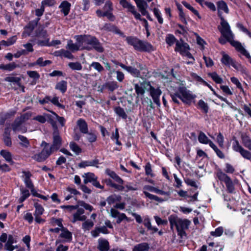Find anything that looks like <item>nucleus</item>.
<instances>
[{
  "label": "nucleus",
  "mask_w": 251,
  "mask_h": 251,
  "mask_svg": "<svg viewBox=\"0 0 251 251\" xmlns=\"http://www.w3.org/2000/svg\"><path fill=\"white\" fill-rule=\"evenodd\" d=\"M76 41L80 42L82 50H91L95 49L99 52H102L103 48L97 39L89 35L75 36Z\"/></svg>",
  "instance_id": "obj_1"
},
{
  "label": "nucleus",
  "mask_w": 251,
  "mask_h": 251,
  "mask_svg": "<svg viewBox=\"0 0 251 251\" xmlns=\"http://www.w3.org/2000/svg\"><path fill=\"white\" fill-rule=\"evenodd\" d=\"M220 19V25L219 26L218 28L222 35L236 49L239 48L241 44L240 43L233 40L234 35L231 30L229 25L223 17H221Z\"/></svg>",
  "instance_id": "obj_2"
},
{
  "label": "nucleus",
  "mask_w": 251,
  "mask_h": 251,
  "mask_svg": "<svg viewBox=\"0 0 251 251\" xmlns=\"http://www.w3.org/2000/svg\"><path fill=\"white\" fill-rule=\"evenodd\" d=\"M174 82H175L174 80ZM174 87L175 88L176 91L175 95L180 99L184 102L190 103L195 98V96L186 89L183 81L175 82Z\"/></svg>",
  "instance_id": "obj_3"
},
{
  "label": "nucleus",
  "mask_w": 251,
  "mask_h": 251,
  "mask_svg": "<svg viewBox=\"0 0 251 251\" xmlns=\"http://www.w3.org/2000/svg\"><path fill=\"white\" fill-rule=\"evenodd\" d=\"M190 48L189 45L182 41V38L180 37V41H177L176 43L175 50L179 52L183 57H185L190 60V61H186V64H193L195 62V59L192 54L190 52Z\"/></svg>",
  "instance_id": "obj_4"
},
{
  "label": "nucleus",
  "mask_w": 251,
  "mask_h": 251,
  "mask_svg": "<svg viewBox=\"0 0 251 251\" xmlns=\"http://www.w3.org/2000/svg\"><path fill=\"white\" fill-rule=\"evenodd\" d=\"M127 43L134 48L140 51H150L153 50V48L150 43L142 41L136 37H128L126 38Z\"/></svg>",
  "instance_id": "obj_5"
},
{
  "label": "nucleus",
  "mask_w": 251,
  "mask_h": 251,
  "mask_svg": "<svg viewBox=\"0 0 251 251\" xmlns=\"http://www.w3.org/2000/svg\"><path fill=\"white\" fill-rule=\"evenodd\" d=\"M174 222H175L178 235L180 237L182 240L185 239L186 235L185 230L188 228L190 223V221L187 219H181L174 217Z\"/></svg>",
  "instance_id": "obj_6"
},
{
  "label": "nucleus",
  "mask_w": 251,
  "mask_h": 251,
  "mask_svg": "<svg viewBox=\"0 0 251 251\" xmlns=\"http://www.w3.org/2000/svg\"><path fill=\"white\" fill-rule=\"evenodd\" d=\"M43 149L41 152L35 154L32 156V158L38 162L44 161L52 152V148L50 145L45 142L42 143Z\"/></svg>",
  "instance_id": "obj_7"
},
{
  "label": "nucleus",
  "mask_w": 251,
  "mask_h": 251,
  "mask_svg": "<svg viewBox=\"0 0 251 251\" xmlns=\"http://www.w3.org/2000/svg\"><path fill=\"white\" fill-rule=\"evenodd\" d=\"M31 175L29 172H23V179L26 186L30 189L31 194L33 196L40 198L45 201H47L49 199V196H43L38 193L34 189L33 184L30 179Z\"/></svg>",
  "instance_id": "obj_8"
},
{
  "label": "nucleus",
  "mask_w": 251,
  "mask_h": 251,
  "mask_svg": "<svg viewBox=\"0 0 251 251\" xmlns=\"http://www.w3.org/2000/svg\"><path fill=\"white\" fill-rule=\"evenodd\" d=\"M221 54L222 55V57L221 59V61L223 64L226 66H231L236 70L239 71H241L243 70V68L241 65L236 63L225 52L222 51Z\"/></svg>",
  "instance_id": "obj_9"
},
{
  "label": "nucleus",
  "mask_w": 251,
  "mask_h": 251,
  "mask_svg": "<svg viewBox=\"0 0 251 251\" xmlns=\"http://www.w3.org/2000/svg\"><path fill=\"white\" fill-rule=\"evenodd\" d=\"M137 6L139 8V11L141 12L143 15L146 16L147 18L151 20V17L147 10L148 5L146 1L144 0H134Z\"/></svg>",
  "instance_id": "obj_10"
},
{
  "label": "nucleus",
  "mask_w": 251,
  "mask_h": 251,
  "mask_svg": "<svg viewBox=\"0 0 251 251\" xmlns=\"http://www.w3.org/2000/svg\"><path fill=\"white\" fill-rule=\"evenodd\" d=\"M120 3L124 8H126L128 11L130 12L135 18H140V13L137 12L135 6L132 5L130 2L126 0H120Z\"/></svg>",
  "instance_id": "obj_11"
},
{
  "label": "nucleus",
  "mask_w": 251,
  "mask_h": 251,
  "mask_svg": "<svg viewBox=\"0 0 251 251\" xmlns=\"http://www.w3.org/2000/svg\"><path fill=\"white\" fill-rule=\"evenodd\" d=\"M62 140L59 136L58 131L55 129L53 133V144L50 146L52 148V152L54 150H58L61 146Z\"/></svg>",
  "instance_id": "obj_12"
},
{
  "label": "nucleus",
  "mask_w": 251,
  "mask_h": 251,
  "mask_svg": "<svg viewBox=\"0 0 251 251\" xmlns=\"http://www.w3.org/2000/svg\"><path fill=\"white\" fill-rule=\"evenodd\" d=\"M41 35L39 36L37 43L39 45L41 46H54L59 45L61 43L60 41L58 40H53L51 42H49V39L47 37H45L44 40L41 39Z\"/></svg>",
  "instance_id": "obj_13"
},
{
  "label": "nucleus",
  "mask_w": 251,
  "mask_h": 251,
  "mask_svg": "<svg viewBox=\"0 0 251 251\" xmlns=\"http://www.w3.org/2000/svg\"><path fill=\"white\" fill-rule=\"evenodd\" d=\"M51 115H47V117L49 119L50 123L52 124L53 126H55V122L57 121L62 126L64 125L65 119L63 117L58 116L55 113L51 112Z\"/></svg>",
  "instance_id": "obj_14"
},
{
  "label": "nucleus",
  "mask_w": 251,
  "mask_h": 251,
  "mask_svg": "<svg viewBox=\"0 0 251 251\" xmlns=\"http://www.w3.org/2000/svg\"><path fill=\"white\" fill-rule=\"evenodd\" d=\"M59 237L62 239V242H70L72 240V234L66 228L62 227Z\"/></svg>",
  "instance_id": "obj_15"
},
{
  "label": "nucleus",
  "mask_w": 251,
  "mask_h": 251,
  "mask_svg": "<svg viewBox=\"0 0 251 251\" xmlns=\"http://www.w3.org/2000/svg\"><path fill=\"white\" fill-rule=\"evenodd\" d=\"M147 86L150 87L151 95L154 102L157 105H159V97L161 94V91L159 89H155L148 84H147Z\"/></svg>",
  "instance_id": "obj_16"
},
{
  "label": "nucleus",
  "mask_w": 251,
  "mask_h": 251,
  "mask_svg": "<svg viewBox=\"0 0 251 251\" xmlns=\"http://www.w3.org/2000/svg\"><path fill=\"white\" fill-rule=\"evenodd\" d=\"M77 211L74 214L72 222L75 223L76 221H84L86 220V217L83 215L84 210L82 208H77Z\"/></svg>",
  "instance_id": "obj_17"
},
{
  "label": "nucleus",
  "mask_w": 251,
  "mask_h": 251,
  "mask_svg": "<svg viewBox=\"0 0 251 251\" xmlns=\"http://www.w3.org/2000/svg\"><path fill=\"white\" fill-rule=\"evenodd\" d=\"M80 42L76 41L75 44L74 43L72 40L68 41L66 48L72 52H74L78 50H82L81 48V44Z\"/></svg>",
  "instance_id": "obj_18"
},
{
  "label": "nucleus",
  "mask_w": 251,
  "mask_h": 251,
  "mask_svg": "<svg viewBox=\"0 0 251 251\" xmlns=\"http://www.w3.org/2000/svg\"><path fill=\"white\" fill-rule=\"evenodd\" d=\"M120 66L123 69L126 70L127 72L130 73L132 75L135 77L140 76V72L138 70L134 68L131 66H126L123 64H120Z\"/></svg>",
  "instance_id": "obj_19"
},
{
  "label": "nucleus",
  "mask_w": 251,
  "mask_h": 251,
  "mask_svg": "<svg viewBox=\"0 0 251 251\" xmlns=\"http://www.w3.org/2000/svg\"><path fill=\"white\" fill-rule=\"evenodd\" d=\"M12 128L15 132L25 133L26 130V127L21 122L15 121L13 125Z\"/></svg>",
  "instance_id": "obj_20"
},
{
  "label": "nucleus",
  "mask_w": 251,
  "mask_h": 251,
  "mask_svg": "<svg viewBox=\"0 0 251 251\" xmlns=\"http://www.w3.org/2000/svg\"><path fill=\"white\" fill-rule=\"evenodd\" d=\"M144 191H149L151 192H154L157 194L164 195L168 196L170 193L169 192H166L162 190L158 189L157 188L150 185H145L143 187Z\"/></svg>",
  "instance_id": "obj_21"
},
{
  "label": "nucleus",
  "mask_w": 251,
  "mask_h": 251,
  "mask_svg": "<svg viewBox=\"0 0 251 251\" xmlns=\"http://www.w3.org/2000/svg\"><path fill=\"white\" fill-rule=\"evenodd\" d=\"M76 125L81 132L87 133L88 130L86 122L82 119H78L76 122Z\"/></svg>",
  "instance_id": "obj_22"
},
{
  "label": "nucleus",
  "mask_w": 251,
  "mask_h": 251,
  "mask_svg": "<svg viewBox=\"0 0 251 251\" xmlns=\"http://www.w3.org/2000/svg\"><path fill=\"white\" fill-rule=\"evenodd\" d=\"M198 141L200 143L203 144H209L211 147V144H214L212 141L208 139L206 135L202 132H200L198 136Z\"/></svg>",
  "instance_id": "obj_23"
},
{
  "label": "nucleus",
  "mask_w": 251,
  "mask_h": 251,
  "mask_svg": "<svg viewBox=\"0 0 251 251\" xmlns=\"http://www.w3.org/2000/svg\"><path fill=\"white\" fill-rule=\"evenodd\" d=\"M82 177L84 178L83 182L85 184H87L88 182L92 183L95 179H97V177L92 173H85L82 176Z\"/></svg>",
  "instance_id": "obj_24"
},
{
  "label": "nucleus",
  "mask_w": 251,
  "mask_h": 251,
  "mask_svg": "<svg viewBox=\"0 0 251 251\" xmlns=\"http://www.w3.org/2000/svg\"><path fill=\"white\" fill-rule=\"evenodd\" d=\"M106 174L119 184H123V180L113 171L109 169L106 170Z\"/></svg>",
  "instance_id": "obj_25"
},
{
  "label": "nucleus",
  "mask_w": 251,
  "mask_h": 251,
  "mask_svg": "<svg viewBox=\"0 0 251 251\" xmlns=\"http://www.w3.org/2000/svg\"><path fill=\"white\" fill-rule=\"evenodd\" d=\"M0 154L3 157L6 161L13 164V161L12 160V154L8 151L2 150L0 151Z\"/></svg>",
  "instance_id": "obj_26"
},
{
  "label": "nucleus",
  "mask_w": 251,
  "mask_h": 251,
  "mask_svg": "<svg viewBox=\"0 0 251 251\" xmlns=\"http://www.w3.org/2000/svg\"><path fill=\"white\" fill-rule=\"evenodd\" d=\"M70 7L71 4L66 0L62 1L59 6V8L61 9V11L64 13L65 16L69 14Z\"/></svg>",
  "instance_id": "obj_27"
},
{
  "label": "nucleus",
  "mask_w": 251,
  "mask_h": 251,
  "mask_svg": "<svg viewBox=\"0 0 251 251\" xmlns=\"http://www.w3.org/2000/svg\"><path fill=\"white\" fill-rule=\"evenodd\" d=\"M98 248L100 251H107L109 249V244L107 241L99 239Z\"/></svg>",
  "instance_id": "obj_28"
},
{
  "label": "nucleus",
  "mask_w": 251,
  "mask_h": 251,
  "mask_svg": "<svg viewBox=\"0 0 251 251\" xmlns=\"http://www.w3.org/2000/svg\"><path fill=\"white\" fill-rule=\"evenodd\" d=\"M98 164L97 160L83 161L78 164L79 168H85L88 166H95Z\"/></svg>",
  "instance_id": "obj_29"
},
{
  "label": "nucleus",
  "mask_w": 251,
  "mask_h": 251,
  "mask_svg": "<svg viewBox=\"0 0 251 251\" xmlns=\"http://www.w3.org/2000/svg\"><path fill=\"white\" fill-rule=\"evenodd\" d=\"M67 88V83L64 80H62L58 82L55 86V88L56 89L60 91L63 93L66 92Z\"/></svg>",
  "instance_id": "obj_30"
},
{
  "label": "nucleus",
  "mask_w": 251,
  "mask_h": 251,
  "mask_svg": "<svg viewBox=\"0 0 251 251\" xmlns=\"http://www.w3.org/2000/svg\"><path fill=\"white\" fill-rule=\"evenodd\" d=\"M18 66L15 63L12 62L8 64L4 65L1 64L0 65V69L4 70H7L8 71H11L14 70Z\"/></svg>",
  "instance_id": "obj_31"
},
{
  "label": "nucleus",
  "mask_w": 251,
  "mask_h": 251,
  "mask_svg": "<svg viewBox=\"0 0 251 251\" xmlns=\"http://www.w3.org/2000/svg\"><path fill=\"white\" fill-rule=\"evenodd\" d=\"M114 112L116 114L122 119H126L127 118V115L123 108L121 107H116L114 108Z\"/></svg>",
  "instance_id": "obj_32"
},
{
  "label": "nucleus",
  "mask_w": 251,
  "mask_h": 251,
  "mask_svg": "<svg viewBox=\"0 0 251 251\" xmlns=\"http://www.w3.org/2000/svg\"><path fill=\"white\" fill-rule=\"evenodd\" d=\"M216 176L220 180L224 181L225 183L230 179L229 176L224 173L221 170H219L217 172Z\"/></svg>",
  "instance_id": "obj_33"
},
{
  "label": "nucleus",
  "mask_w": 251,
  "mask_h": 251,
  "mask_svg": "<svg viewBox=\"0 0 251 251\" xmlns=\"http://www.w3.org/2000/svg\"><path fill=\"white\" fill-rule=\"evenodd\" d=\"M94 225L93 221L88 220L85 221L82 224V228L84 231L89 230Z\"/></svg>",
  "instance_id": "obj_34"
},
{
  "label": "nucleus",
  "mask_w": 251,
  "mask_h": 251,
  "mask_svg": "<svg viewBox=\"0 0 251 251\" xmlns=\"http://www.w3.org/2000/svg\"><path fill=\"white\" fill-rule=\"evenodd\" d=\"M3 141L5 144L8 147L11 145V141L9 136V129L7 128L5 130V132L3 135Z\"/></svg>",
  "instance_id": "obj_35"
},
{
  "label": "nucleus",
  "mask_w": 251,
  "mask_h": 251,
  "mask_svg": "<svg viewBox=\"0 0 251 251\" xmlns=\"http://www.w3.org/2000/svg\"><path fill=\"white\" fill-rule=\"evenodd\" d=\"M232 148L234 151L239 153L243 149V148L240 145L238 141L236 139H233Z\"/></svg>",
  "instance_id": "obj_36"
},
{
  "label": "nucleus",
  "mask_w": 251,
  "mask_h": 251,
  "mask_svg": "<svg viewBox=\"0 0 251 251\" xmlns=\"http://www.w3.org/2000/svg\"><path fill=\"white\" fill-rule=\"evenodd\" d=\"M135 89L138 95H143L145 92V84H141L140 85L136 84Z\"/></svg>",
  "instance_id": "obj_37"
},
{
  "label": "nucleus",
  "mask_w": 251,
  "mask_h": 251,
  "mask_svg": "<svg viewBox=\"0 0 251 251\" xmlns=\"http://www.w3.org/2000/svg\"><path fill=\"white\" fill-rule=\"evenodd\" d=\"M218 9L219 12L220 10L224 11L226 13H228V9L227 6L225 2L224 1H220L217 3Z\"/></svg>",
  "instance_id": "obj_38"
},
{
  "label": "nucleus",
  "mask_w": 251,
  "mask_h": 251,
  "mask_svg": "<svg viewBox=\"0 0 251 251\" xmlns=\"http://www.w3.org/2000/svg\"><path fill=\"white\" fill-rule=\"evenodd\" d=\"M20 80L21 79L20 77L13 76H9L4 78L5 81L13 84H16L18 85L20 84Z\"/></svg>",
  "instance_id": "obj_39"
},
{
  "label": "nucleus",
  "mask_w": 251,
  "mask_h": 251,
  "mask_svg": "<svg viewBox=\"0 0 251 251\" xmlns=\"http://www.w3.org/2000/svg\"><path fill=\"white\" fill-rule=\"evenodd\" d=\"M34 207L35 208V210L34 214V216H40L43 214L44 211V209L41 205L38 204V203H35L34 204Z\"/></svg>",
  "instance_id": "obj_40"
},
{
  "label": "nucleus",
  "mask_w": 251,
  "mask_h": 251,
  "mask_svg": "<svg viewBox=\"0 0 251 251\" xmlns=\"http://www.w3.org/2000/svg\"><path fill=\"white\" fill-rule=\"evenodd\" d=\"M71 150L74 151L76 154H78L81 152L80 148L75 143L71 142L70 144Z\"/></svg>",
  "instance_id": "obj_41"
},
{
  "label": "nucleus",
  "mask_w": 251,
  "mask_h": 251,
  "mask_svg": "<svg viewBox=\"0 0 251 251\" xmlns=\"http://www.w3.org/2000/svg\"><path fill=\"white\" fill-rule=\"evenodd\" d=\"M149 248L148 245L146 243H142L135 246L133 251H145Z\"/></svg>",
  "instance_id": "obj_42"
},
{
  "label": "nucleus",
  "mask_w": 251,
  "mask_h": 251,
  "mask_svg": "<svg viewBox=\"0 0 251 251\" xmlns=\"http://www.w3.org/2000/svg\"><path fill=\"white\" fill-rule=\"evenodd\" d=\"M176 5L177 6V7L179 11V16L180 20L182 22L186 24H187L186 19L185 17L184 13L182 11L181 6L178 3H176Z\"/></svg>",
  "instance_id": "obj_43"
},
{
  "label": "nucleus",
  "mask_w": 251,
  "mask_h": 251,
  "mask_svg": "<svg viewBox=\"0 0 251 251\" xmlns=\"http://www.w3.org/2000/svg\"><path fill=\"white\" fill-rule=\"evenodd\" d=\"M120 197L116 195H112L107 199L108 204L110 205L115 203L116 201H119Z\"/></svg>",
  "instance_id": "obj_44"
},
{
  "label": "nucleus",
  "mask_w": 251,
  "mask_h": 251,
  "mask_svg": "<svg viewBox=\"0 0 251 251\" xmlns=\"http://www.w3.org/2000/svg\"><path fill=\"white\" fill-rule=\"evenodd\" d=\"M211 148L215 151L217 155L220 158L223 159L225 158V155L224 153L220 150L215 144H211Z\"/></svg>",
  "instance_id": "obj_45"
},
{
  "label": "nucleus",
  "mask_w": 251,
  "mask_h": 251,
  "mask_svg": "<svg viewBox=\"0 0 251 251\" xmlns=\"http://www.w3.org/2000/svg\"><path fill=\"white\" fill-rule=\"evenodd\" d=\"M18 138L20 140V144L21 145L25 147H27L29 146V141L23 135H19Z\"/></svg>",
  "instance_id": "obj_46"
},
{
  "label": "nucleus",
  "mask_w": 251,
  "mask_h": 251,
  "mask_svg": "<svg viewBox=\"0 0 251 251\" xmlns=\"http://www.w3.org/2000/svg\"><path fill=\"white\" fill-rule=\"evenodd\" d=\"M236 50L248 58L249 59L250 62L251 63V56L250 55V53L244 49L242 45H240V47H239V48H237Z\"/></svg>",
  "instance_id": "obj_47"
},
{
  "label": "nucleus",
  "mask_w": 251,
  "mask_h": 251,
  "mask_svg": "<svg viewBox=\"0 0 251 251\" xmlns=\"http://www.w3.org/2000/svg\"><path fill=\"white\" fill-rule=\"evenodd\" d=\"M182 4L184 6H185L187 8L191 11L195 15H197L199 18H201V16L199 15L198 11L195 9L189 3H187L186 1H182Z\"/></svg>",
  "instance_id": "obj_48"
},
{
  "label": "nucleus",
  "mask_w": 251,
  "mask_h": 251,
  "mask_svg": "<svg viewBox=\"0 0 251 251\" xmlns=\"http://www.w3.org/2000/svg\"><path fill=\"white\" fill-rule=\"evenodd\" d=\"M90 67H93L99 73L101 72L104 70L103 67L100 65V64L97 62H92L90 65Z\"/></svg>",
  "instance_id": "obj_49"
},
{
  "label": "nucleus",
  "mask_w": 251,
  "mask_h": 251,
  "mask_svg": "<svg viewBox=\"0 0 251 251\" xmlns=\"http://www.w3.org/2000/svg\"><path fill=\"white\" fill-rule=\"evenodd\" d=\"M86 134V138H87V139L88 140V141L89 142L92 143V142H95L96 141L97 136L95 132H88L87 131V133Z\"/></svg>",
  "instance_id": "obj_50"
},
{
  "label": "nucleus",
  "mask_w": 251,
  "mask_h": 251,
  "mask_svg": "<svg viewBox=\"0 0 251 251\" xmlns=\"http://www.w3.org/2000/svg\"><path fill=\"white\" fill-rule=\"evenodd\" d=\"M58 52L60 56H64L69 59L73 58V55L70 51L68 50H61L58 51Z\"/></svg>",
  "instance_id": "obj_51"
},
{
  "label": "nucleus",
  "mask_w": 251,
  "mask_h": 251,
  "mask_svg": "<svg viewBox=\"0 0 251 251\" xmlns=\"http://www.w3.org/2000/svg\"><path fill=\"white\" fill-rule=\"evenodd\" d=\"M77 205L79 206L83 207L86 210H89V211H92L93 210V207L92 205L89 204L85 203L83 201H79L77 202Z\"/></svg>",
  "instance_id": "obj_52"
},
{
  "label": "nucleus",
  "mask_w": 251,
  "mask_h": 251,
  "mask_svg": "<svg viewBox=\"0 0 251 251\" xmlns=\"http://www.w3.org/2000/svg\"><path fill=\"white\" fill-rule=\"evenodd\" d=\"M212 79L217 83L221 84L223 82V79L216 73H212L210 74Z\"/></svg>",
  "instance_id": "obj_53"
},
{
  "label": "nucleus",
  "mask_w": 251,
  "mask_h": 251,
  "mask_svg": "<svg viewBox=\"0 0 251 251\" xmlns=\"http://www.w3.org/2000/svg\"><path fill=\"white\" fill-rule=\"evenodd\" d=\"M216 141L220 147L223 148L224 147V137L221 133H219L216 137Z\"/></svg>",
  "instance_id": "obj_54"
},
{
  "label": "nucleus",
  "mask_w": 251,
  "mask_h": 251,
  "mask_svg": "<svg viewBox=\"0 0 251 251\" xmlns=\"http://www.w3.org/2000/svg\"><path fill=\"white\" fill-rule=\"evenodd\" d=\"M223 232V228L220 226L217 228L214 231H211L210 234L213 236L219 237L222 235Z\"/></svg>",
  "instance_id": "obj_55"
},
{
  "label": "nucleus",
  "mask_w": 251,
  "mask_h": 251,
  "mask_svg": "<svg viewBox=\"0 0 251 251\" xmlns=\"http://www.w3.org/2000/svg\"><path fill=\"white\" fill-rule=\"evenodd\" d=\"M231 81L236 85V87L240 90L242 92H244V89L242 86L241 83L240 82L238 78L235 77H231L230 78Z\"/></svg>",
  "instance_id": "obj_56"
},
{
  "label": "nucleus",
  "mask_w": 251,
  "mask_h": 251,
  "mask_svg": "<svg viewBox=\"0 0 251 251\" xmlns=\"http://www.w3.org/2000/svg\"><path fill=\"white\" fill-rule=\"evenodd\" d=\"M69 67L74 70H81L82 66L79 62H71L68 64Z\"/></svg>",
  "instance_id": "obj_57"
},
{
  "label": "nucleus",
  "mask_w": 251,
  "mask_h": 251,
  "mask_svg": "<svg viewBox=\"0 0 251 251\" xmlns=\"http://www.w3.org/2000/svg\"><path fill=\"white\" fill-rule=\"evenodd\" d=\"M202 7L206 6L208 8L213 11L216 10V7L214 4L211 2L204 1L202 2V4H200Z\"/></svg>",
  "instance_id": "obj_58"
},
{
  "label": "nucleus",
  "mask_w": 251,
  "mask_h": 251,
  "mask_svg": "<svg viewBox=\"0 0 251 251\" xmlns=\"http://www.w3.org/2000/svg\"><path fill=\"white\" fill-rule=\"evenodd\" d=\"M143 193H144V194L145 195V196L149 198L151 200H155V201H159V202H161L163 201L162 200H161L160 198H159L157 196L152 195V194L148 193L147 191H143Z\"/></svg>",
  "instance_id": "obj_59"
},
{
  "label": "nucleus",
  "mask_w": 251,
  "mask_h": 251,
  "mask_svg": "<svg viewBox=\"0 0 251 251\" xmlns=\"http://www.w3.org/2000/svg\"><path fill=\"white\" fill-rule=\"evenodd\" d=\"M47 114H44V115H38L33 118V120L38 121L41 123H45L47 120V119H49L46 116Z\"/></svg>",
  "instance_id": "obj_60"
},
{
  "label": "nucleus",
  "mask_w": 251,
  "mask_h": 251,
  "mask_svg": "<svg viewBox=\"0 0 251 251\" xmlns=\"http://www.w3.org/2000/svg\"><path fill=\"white\" fill-rule=\"evenodd\" d=\"M104 12H112L113 10L112 3L109 1H106L103 7Z\"/></svg>",
  "instance_id": "obj_61"
},
{
  "label": "nucleus",
  "mask_w": 251,
  "mask_h": 251,
  "mask_svg": "<svg viewBox=\"0 0 251 251\" xmlns=\"http://www.w3.org/2000/svg\"><path fill=\"white\" fill-rule=\"evenodd\" d=\"M241 155L245 159H251V153L248 151L245 150L244 148L240 152Z\"/></svg>",
  "instance_id": "obj_62"
},
{
  "label": "nucleus",
  "mask_w": 251,
  "mask_h": 251,
  "mask_svg": "<svg viewBox=\"0 0 251 251\" xmlns=\"http://www.w3.org/2000/svg\"><path fill=\"white\" fill-rule=\"evenodd\" d=\"M198 105L200 108L206 113L208 110V106L207 104L202 100H200L198 102Z\"/></svg>",
  "instance_id": "obj_63"
},
{
  "label": "nucleus",
  "mask_w": 251,
  "mask_h": 251,
  "mask_svg": "<svg viewBox=\"0 0 251 251\" xmlns=\"http://www.w3.org/2000/svg\"><path fill=\"white\" fill-rule=\"evenodd\" d=\"M227 190L230 193H233L234 190V185L231 179L225 182Z\"/></svg>",
  "instance_id": "obj_64"
}]
</instances>
